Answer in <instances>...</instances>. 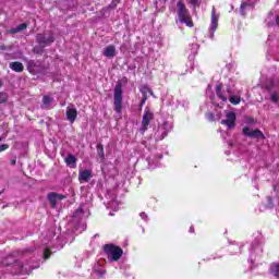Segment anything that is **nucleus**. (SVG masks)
Listing matches in <instances>:
<instances>
[{
  "mask_svg": "<svg viewBox=\"0 0 279 279\" xmlns=\"http://www.w3.org/2000/svg\"><path fill=\"white\" fill-rule=\"evenodd\" d=\"M12 265L13 270L12 274H22L29 275L32 274V269H36L38 266H34L31 263L23 264V262H19L14 259V256L9 255L3 262L2 267H10Z\"/></svg>",
  "mask_w": 279,
  "mask_h": 279,
  "instance_id": "1",
  "label": "nucleus"
},
{
  "mask_svg": "<svg viewBox=\"0 0 279 279\" xmlns=\"http://www.w3.org/2000/svg\"><path fill=\"white\" fill-rule=\"evenodd\" d=\"M90 216V203L82 204L73 214L72 216V225L74 226L75 230L78 232H84L86 230V225L82 222L84 217Z\"/></svg>",
  "mask_w": 279,
  "mask_h": 279,
  "instance_id": "2",
  "label": "nucleus"
},
{
  "mask_svg": "<svg viewBox=\"0 0 279 279\" xmlns=\"http://www.w3.org/2000/svg\"><path fill=\"white\" fill-rule=\"evenodd\" d=\"M216 95L218 99H221L223 104L228 101V97H229L230 104H232L233 106H239V104H241V97L232 95V90L230 89V86H227L226 92H222L221 85H217Z\"/></svg>",
  "mask_w": 279,
  "mask_h": 279,
  "instance_id": "3",
  "label": "nucleus"
},
{
  "mask_svg": "<svg viewBox=\"0 0 279 279\" xmlns=\"http://www.w3.org/2000/svg\"><path fill=\"white\" fill-rule=\"evenodd\" d=\"M177 14L179 22H181L183 25H186L187 27H193V19L191 17V13L182 1L177 3Z\"/></svg>",
  "mask_w": 279,
  "mask_h": 279,
  "instance_id": "4",
  "label": "nucleus"
},
{
  "mask_svg": "<svg viewBox=\"0 0 279 279\" xmlns=\"http://www.w3.org/2000/svg\"><path fill=\"white\" fill-rule=\"evenodd\" d=\"M113 110L121 114L123 110V83L119 81L113 90Z\"/></svg>",
  "mask_w": 279,
  "mask_h": 279,
  "instance_id": "5",
  "label": "nucleus"
},
{
  "mask_svg": "<svg viewBox=\"0 0 279 279\" xmlns=\"http://www.w3.org/2000/svg\"><path fill=\"white\" fill-rule=\"evenodd\" d=\"M104 251L111 263H117L123 256V250L113 244H106Z\"/></svg>",
  "mask_w": 279,
  "mask_h": 279,
  "instance_id": "6",
  "label": "nucleus"
},
{
  "mask_svg": "<svg viewBox=\"0 0 279 279\" xmlns=\"http://www.w3.org/2000/svg\"><path fill=\"white\" fill-rule=\"evenodd\" d=\"M151 121H154V112H151V110L146 108L144 110V114L142 118V128L140 129V132L142 134H145V132H147L149 128V123H151Z\"/></svg>",
  "mask_w": 279,
  "mask_h": 279,
  "instance_id": "7",
  "label": "nucleus"
},
{
  "mask_svg": "<svg viewBox=\"0 0 279 279\" xmlns=\"http://www.w3.org/2000/svg\"><path fill=\"white\" fill-rule=\"evenodd\" d=\"M221 125H226L228 130H233L236 125V113L234 111H227L226 119L221 120Z\"/></svg>",
  "mask_w": 279,
  "mask_h": 279,
  "instance_id": "8",
  "label": "nucleus"
},
{
  "mask_svg": "<svg viewBox=\"0 0 279 279\" xmlns=\"http://www.w3.org/2000/svg\"><path fill=\"white\" fill-rule=\"evenodd\" d=\"M217 27H219V14L215 11V7H213L211 11V23L209 26V38H215V32H217Z\"/></svg>",
  "mask_w": 279,
  "mask_h": 279,
  "instance_id": "9",
  "label": "nucleus"
},
{
  "mask_svg": "<svg viewBox=\"0 0 279 279\" xmlns=\"http://www.w3.org/2000/svg\"><path fill=\"white\" fill-rule=\"evenodd\" d=\"M54 40H56V38L53 37V35L37 34V36H36V41H37L38 45H40V47H43V48L49 47V45L53 44Z\"/></svg>",
  "mask_w": 279,
  "mask_h": 279,
  "instance_id": "10",
  "label": "nucleus"
},
{
  "mask_svg": "<svg viewBox=\"0 0 279 279\" xmlns=\"http://www.w3.org/2000/svg\"><path fill=\"white\" fill-rule=\"evenodd\" d=\"M93 180V169H80L78 182L80 184H86Z\"/></svg>",
  "mask_w": 279,
  "mask_h": 279,
  "instance_id": "11",
  "label": "nucleus"
},
{
  "mask_svg": "<svg viewBox=\"0 0 279 279\" xmlns=\"http://www.w3.org/2000/svg\"><path fill=\"white\" fill-rule=\"evenodd\" d=\"M242 133L244 134V136H248V138H265V135L258 129L252 130L248 126H244L242 129Z\"/></svg>",
  "mask_w": 279,
  "mask_h": 279,
  "instance_id": "12",
  "label": "nucleus"
},
{
  "mask_svg": "<svg viewBox=\"0 0 279 279\" xmlns=\"http://www.w3.org/2000/svg\"><path fill=\"white\" fill-rule=\"evenodd\" d=\"M254 3L256 0H242L240 5V14L241 16H245L247 12L254 9Z\"/></svg>",
  "mask_w": 279,
  "mask_h": 279,
  "instance_id": "13",
  "label": "nucleus"
},
{
  "mask_svg": "<svg viewBox=\"0 0 279 279\" xmlns=\"http://www.w3.org/2000/svg\"><path fill=\"white\" fill-rule=\"evenodd\" d=\"M254 254H257V256H260V254H263V246L260 245L259 241H255L252 245H251V257H250V262L254 263V260H256L254 258Z\"/></svg>",
  "mask_w": 279,
  "mask_h": 279,
  "instance_id": "14",
  "label": "nucleus"
},
{
  "mask_svg": "<svg viewBox=\"0 0 279 279\" xmlns=\"http://www.w3.org/2000/svg\"><path fill=\"white\" fill-rule=\"evenodd\" d=\"M65 117L70 123H75V119H77V109H75L74 106H68Z\"/></svg>",
  "mask_w": 279,
  "mask_h": 279,
  "instance_id": "15",
  "label": "nucleus"
},
{
  "mask_svg": "<svg viewBox=\"0 0 279 279\" xmlns=\"http://www.w3.org/2000/svg\"><path fill=\"white\" fill-rule=\"evenodd\" d=\"M171 130H173V125H171L169 122H163V124L157 131V134H161L160 141H162V138H165L167 134L171 132Z\"/></svg>",
  "mask_w": 279,
  "mask_h": 279,
  "instance_id": "16",
  "label": "nucleus"
},
{
  "mask_svg": "<svg viewBox=\"0 0 279 279\" xmlns=\"http://www.w3.org/2000/svg\"><path fill=\"white\" fill-rule=\"evenodd\" d=\"M140 92L143 95L142 106H144V104H145V101H147V98L149 97V95H154V92L147 85L141 86Z\"/></svg>",
  "mask_w": 279,
  "mask_h": 279,
  "instance_id": "17",
  "label": "nucleus"
},
{
  "mask_svg": "<svg viewBox=\"0 0 279 279\" xmlns=\"http://www.w3.org/2000/svg\"><path fill=\"white\" fill-rule=\"evenodd\" d=\"M102 56H105V58H113L114 56H117V47L110 45V46H107L105 48V51L102 52Z\"/></svg>",
  "mask_w": 279,
  "mask_h": 279,
  "instance_id": "18",
  "label": "nucleus"
},
{
  "mask_svg": "<svg viewBox=\"0 0 279 279\" xmlns=\"http://www.w3.org/2000/svg\"><path fill=\"white\" fill-rule=\"evenodd\" d=\"M10 69L14 71L15 73H23L25 66H23V63L19 61L11 62L9 64Z\"/></svg>",
  "mask_w": 279,
  "mask_h": 279,
  "instance_id": "19",
  "label": "nucleus"
},
{
  "mask_svg": "<svg viewBox=\"0 0 279 279\" xmlns=\"http://www.w3.org/2000/svg\"><path fill=\"white\" fill-rule=\"evenodd\" d=\"M94 276L95 278H104V276H106V269L99 266V264H96L94 266Z\"/></svg>",
  "mask_w": 279,
  "mask_h": 279,
  "instance_id": "20",
  "label": "nucleus"
},
{
  "mask_svg": "<svg viewBox=\"0 0 279 279\" xmlns=\"http://www.w3.org/2000/svg\"><path fill=\"white\" fill-rule=\"evenodd\" d=\"M65 165H68V167H70L71 169H75V167H77V158H75L73 155H68V157L65 158Z\"/></svg>",
  "mask_w": 279,
  "mask_h": 279,
  "instance_id": "21",
  "label": "nucleus"
},
{
  "mask_svg": "<svg viewBox=\"0 0 279 279\" xmlns=\"http://www.w3.org/2000/svg\"><path fill=\"white\" fill-rule=\"evenodd\" d=\"M58 199H62V196H60L57 193L48 194V202H50L52 208H56V205L58 204Z\"/></svg>",
  "mask_w": 279,
  "mask_h": 279,
  "instance_id": "22",
  "label": "nucleus"
},
{
  "mask_svg": "<svg viewBox=\"0 0 279 279\" xmlns=\"http://www.w3.org/2000/svg\"><path fill=\"white\" fill-rule=\"evenodd\" d=\"M24 29H27V24L23 23L17 25L15 28H11L7 31V34H19L20 32H23Z\"/></svg>",
  "mask_w": 279,
  "mask_h": 279,
  "instance_id": "23",
  "label": "nucleus"
},
{
  "mask_svg": "<svg viewBox=\"0 0 279 279\" xmlns=\"http://www.w3.org/2000/svg\"><path fill=\"white\" fill-rule=\"evenodd\" d=\"M52 102H53V98H51L49 96H44L43 108H49V106H51Z\"/></svg>",
  "mask_w": 279,
  "mask_h": 279,
  "instance_id": "24",
  "label": "nucleus"
},
{
  "mask_svg": "<svg viewBox=\"0 0 279 279\" xmlns=\"http://www.w3.org/2000/svg\"><path fill=\"white\" fill-rule=\"evenodd\" d=\"M107 206H108V208H112V209H114L116 211L119 210V203H118L117 199H114V198H111V201H109V202L107 203Z\"/></svg>",
  "mask_w": 279,
  "mask_h": 279,
  "instance_id": "25",
  "label": "nucleus"
},
{
  "mask_svg": "<svg viewBox=\"0 0 279 279\" xmlns=\"http://www.w3.org/2000/svg\"><path fill=\"white\" fill-rule=\"evenodd\" d=\"M270 101H272V104H278L279 101L278 92H274L272 94H270Z\"/></svg>",
  "mask_w": 279,
  "mask_h": 279,
  "instance_id": "26",
  "label": "nucleus"
},
{
  "mask_svg": "<svg viewBox=\"0 0 279 279\" xmlns=\"http://www.w3.org/2000/svg\"><path fill=\"white\" fill-rule=\"evenodd\" d=\"M97 151H98V156H99L100 158H104V156H105V153H104V145L98 144V145H97Z\"/></svg>",
  "mask_w": 279,
  "mask_h": 279,
  "instance_id": "27",
  "label": "nucleus"
},
{
  "mask_svg": "<svg viewBox=\"0 0 279 279\" xmlns=\"http://www.w3.org/2000/svg\"><path fill=\"white\" fill-rule=\"evenodd\" d=\"M51 256V251H49V247H46L44 250V259L47 260Z\"/></svg>",
  "mask_w": 279,
  "mask_h": 279,
  "instance_id": "28",
  "label": "nucleus"
},
{
  "mask_svg": "<svg viewBox=\"0 0 279 279\" xmlns=\"http://www.w3.org/2000/svg\"><path fill=\"white\" fill-rule=\"evenodd\" d=\"M8 101V95L0 93V104H5Z\"/></svg>",
  "mask_w": 279,
  "mask_h": 279,
  "instance_id": "29",
  "label": "nucleus"
},
{
  "mask_svg": "<svg viewBox=\"0 0 279 279\" xmlns=\"http://www.w3.org/2000/svg\"><path fill=\"white\" fill-rule=\"evenodd\" d=\"M140 217H141V219H143V221H149V217L145 214V211H142L140 214Z\"/></svg>",
  "mask_w": 279,
  "mask_h": 279,
  "instance_id": "30",
  "label": "nucleus"
},
{
  "mask_svg": "<svg viewBox=\"0 0 279 279\" xmlns=\"http://www.w3.org/2000/svg\"><path fill=\"white\" fill-rule=\"evenodd\" d=\"M9 148H10V146L8 144L0 145V154H1V151H5V149H9Z\"/></svg>",
  "mask_w": 279,
  "mask_h": 279,
  "instance_id": "31",
  "label": "nucleus"
},
{
  "mask_svg": "<svg viewBox=\"0 0 279 279\" xmlns=\"http://www.w3.org/2000/svg\"><path fill=\"white\" fill-rule=\"evenodd\" d=\"M267 208H274V201L271 199V197H268Z\"/></svg>",
  "mask_w": 279,
  "mask_h": 279,
  "instance_id": "32",
  "label": "nucleus"
},
{
  "mask_svg": "<svg viewBox=\"0 0 279 279\" xmlns=\"http://www.w3.org/2000/svg\"><path fill=\"white\" fill-rule=\"evenodd\" d=\"M190 3L194 7L199 5V0H190Z\"/></svg>",
  "mask_w": 279,
  "mask_h": 279,
  "instance_id": "33",
  "label": "nucleus"
},
{
  "mask_svg": "<svg viewBox=\"0 0 279 279\" xmlns=\"http://www.w3.org/2000/svg\"><path fill=\"white\" fill-rule=\"evenodd\" d=\"M192 49H194L195 51H197V49H199V45L193 44V45H192Z\"/></svg>",
  "mask_w": 279,
  "mask_h": 279,
  "instance_id": "34",
  "label": "nucleus"
},
{
  "mask_svg": "<svg viewBox=\"0 0 279 279\" xmlns=\"http://www.w3.org/2000/svg\"><path fill=\"white\" fill-rule=\"evenodd\" d=\"M246 121H247V123H251V124H254V123H255L252 118H247Z\"/></svg>",
  "mask_w": 279,
  "mask_h": 279,
  "instance_id": "35",
  "label": "nucleus"
},
{
  "mask_svg": "<svg viewBox=\"0 0 279 279\" xmlns=\"http://www.w3.org/2000/svg\"><path fill=\"white\" fill-rule=\"evenodd\" d=\"M207 117H208L209 121H213V118H214L215 116H214L213 113H208Z\"/></svg>",
  "mask_w": 279,
  "mask_h": 279,
  "instance_id": "36",
  "label": "nucleus"
},
{
  "mask_svg": "<svg viewBox=\"0 0 279 279\" xmlns=\"http://www.w3.org/2000/svg\"><path fill=\"white\" fill-rule=\"evenodd\" d=\"M117 7V0H114L112 3H111V8H116Z\"/></svg>",
  "mask_w": 279,
  "mask_h": 279,
  "instance_id": "37",
  "label": "nucleus"
},
{
  "mask_svg": "<svg viewBox=\"0 0 279 279\" xmlns=\"http://www.w3.org/2000/svg\"><path fill=\"white\" fill-rule=\"evenodd\" d=\"M28 66H34V61H29Z\"/></svg>",
  "mask_w": 279,
  "mask_h": 279,
  "instance_id": "38",
  "label": "nucleus"
},
{
  "mask_svg": "<svg viewBox=\"0 0 279 279\" xmlns=\"http://www.w3.org/2000/svg\"><path fill=\"white\" fill-rule=\"evenodd\" d=\"M190 232H195V229L193 227H191Z\"/></svg>",
  "mask_w": 279,
  "mask_h": 279,
  "instance_id": "39",
  "label": "nucleus"
},
{
  "mask_svg": "<svg viewBox=\"0 0 279 279\" xmlns=\"http://www.w3.org/2000/svg\"><path fill=\"white\" fill-rule=\"evenodd\" d=\"M266 23H267L268 27H270L271 23H269V22H266Z\"/></svg>",
  "mask_w": 279,
  "mask_h": 279,
  "instance_id": "40",
  "label": "nucleus"
},
{
  "mask_svg": "<svg viewBox=\"0 0 279 279\" xmlns=\"http://www.w3.org/2000/svg\"><path fill=\"white\" fill-rule=\"evenodd\" d=\"M151 162H153V160H151V159H149L148 163H149V165H151Z\"/></svg>",
  "mask_w": 279,
  "mask_h": 279,
  "instance_id": "41",
  "label": "nucleus"
},
{
  "mask_svg": "<svg viewBox=\"0 0 279 279\" xmlns=\"http://www.w3.org/2000/svg\"><path fill=\"white\" fill-rule=\"evenodd\" d=\"M12 165H16V161H15V160H13V161H12Z\"/></svg>",
  "mask_w": 279,
  "mask_h": 279,
  "instance_id": "42",
  "label": "nucleus"
},
{
  "mask_svg": "<svg viewBox=\"0 0 279 279\" xmlns=\"http://www.w3.org/2000/svg\"><path fill=\"white\" fill-rule=\"evenodd\" d=\"M235 250H239V246H233Z\"/></svg>",
  "mask_w": 279,
  "mask_h": 279,
  "instance_id": "43",
  "label": "nucleus"
},
{
  "mask_svg": "<svg viewBox=\"0 0 279 279\" xmlns=\"http://www.w3.org/2000/svg\"><path fill=\"white\" fill-rule=\"evenodd\" d=\"M1 141H3V137H0V143H1Z\"/></svg>",
  "mask_w": 279,
  "mask_h": 279,
  "instance_id": "44",
  "label": "nucleus"
},
{
  "mask_svg": "<svg viewBox=\"0 0 279 279\" xmlns=\"http://www.w3.org/2000/svg\"><path fill=\"white\" fill-rule=\"evenodd\" d=\"M269 22V17L266 20V23Z\"/></svg>",
  "mask_w": 279,
  "mask_h": 279,
  "instance_id": "45",
  "label": "nucleus"
},
{
  "mask_svg": "<svg viewBox=\"0 0 279 279\" xmlns=\"http://www.w3.org/2000/svg\"><path fill=\"white\" fill-rule=\"evenodd\" d=\"M155 166L158 167V162H156Z\"/></svg>",
  "mask_w": 279,
  "mask_h": 279,
  "instance_id": "46",
  "label": "nucleus"
},
{
  "mask_svg": "<svg viewBox=\"0 0 279 279\" xmlns=\"http://www.w3.org/2000/svg\"><path fill=\"white\" fill-rule=\"evenodd\" d=\"M124 82H128V78H124Z\"/></svg>",
  "mask_w": 279,
  "mask_h": 279,
  "instance_id": "47",
  "label": "nucleus"
},
{
  "mask_svg": "<svg viewBox=\"0 0 279 279\" xmlns=\"http://www.w3.org/2000/svg\"><path fill=\"white\" fill-rule=\"evenodd\" d=\"M162 158V155L159 156V159Z\"/></svg>",
  "mask_w": 279,
  "mask_h": 279,
  "instance_id": "48",
  "label": "nucleus"
}]
</instances>
